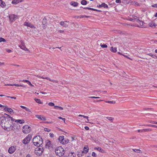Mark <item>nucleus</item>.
<instances>
[{
  "mask_svg": "<svg viewBox=\"0 0 157 157\" xmlns=\"http://www.w3.org/2000/svg\"><path fill=\"white\" fill-rule=\"evenodd\" d=\"M2 119L1 125L2 127L7 131L11 130L14 131V126H12V122L10 121L9 119L6 118V116H4Z\"/></svg>",
  "mask_w": 157,
  "mask_h": 157,
  "instance_id": "nucleus-1",
  "label": "nucleus"
},
{
  "mask_svg": "<svg viewBox=\"0 0 157 157\" xmlns=\"http://www.w3.org/2000/svg\"><path fill=\"white\" fill-rule=\"evenodd\" d=\"M33 143L34 145L38 146L42 145L43 143L42 138L40 136H35L33 140Z\"/></svg>",
  "mask_w": 157,
  "mask_h": 157,
  "instance_id": "nucleus-2",
  "label": "nucleus"
},
{
  "mask_svg": "<svg viewBox=\"0 0 157 157\" xmlns=\"http://www.w3.org/2000/svg\"><path fill=\"white\" fill-rule=\"evenodd\" d=\"M55 152L56 155L61 157L64 154V150L63 148L61 146L57 147L55 149Z\"/></svg>",
  "mask_w": 157,
  "mask_h": 157,
  "instance_id": "nucleus-3",
  "label": "nucleus"
},
{
  "mask_svg": "<svg viewBox=\"0 0 157 157\" xmlns=\"http://www.w3.org/2000/svg\"><path fill=\"white\" fill-rule=\"evenodd\" d=\"M43 151V148L41 146H40L35 148L34 152L36 155H40L42 154Z\"/></svg>",
  "mask_w": 157,
  "mask_h": 157,
  "instance_id": "nucleus-4",
  "label": "nucleus"
},
{
  "mask_svg": "<svg viewBox=\"0 0 157 157\" xmlns=\"http://www.w3.org/2000/svg\"><path fill=\"white\" fill-rule=\"evenodd\" d=\"M32 138V135L31 134H29L23 140V143L25 144H28Z\"/></svg>",
  "mask_w": 157,
  "mask_h": 157,
  "instance_id": "nucleus-5",
  "label": "nucleus"
},
{
  "mask_svg": "<svg viewBox=\"0 0 157 157\" xmlns=\"http://www.w3.org/2000/svg\"><path fill=\"white\" fill-rule=\"evenodd\" d=\"M30 127L28 125L24 126L23 127L22 131L25 134H27L30 132Z\"/></svg>",
  "mask_w": 157,
  "mask_h": 157,
  "instance_id": "nucleus-6",
  "label": "nucleus"
},
{
  "mask_svg": "<svg viewBox=\"0 0 157 157\" xmlns=\"http://www.w3.org/2000/svg\"><path fill=\"white\" fill-rule=\"evenodd\" d=\"M17 16L14 14H10L9 15L10 21L12 22L14 21L17 19Z\"/></svg>",
  "mask_w": 157,
  "mask_h": 157,
  "instance_id": "nucleus-7",
  "label": "nucleus"
},
{
  "mask_svg": "<svg viewBox=\"0 0 157 157\" xmlns=\"http://www.w3.org/2000/svg\"><path fill=\"white\" fill-rule=\"evenodd\" d=\"M138 18L135 15L130 16L128 18V20L133 22H136V20L138 19Z\"/></svg>",
  "mask_w": 157,
  "mask_h": 157,
  "instance_id": "nucleus-8",
  "label": "nucleus"
},
{
  "mask_svg": "<svg viewBox=\"0 0 157 157\" xmlns=\"http://www.w3.org/2000/svg\"><path fill=\"white\" fill-rule=\"evenodd\" d=\"M16 150V146H12L10 147L8 149V152L10 154H12Z\"/></svg>",
  "mask_w": 157,
  "mask_h": 157,
  "instance_id": "nucleus-9",
  "label": "nucleus"
},
{
  "mask_svg": "<svg viewBox=\"0 0 157 157\" xmlns=\"http://www.w3.org/2000/svg\"><path fill=\"white\" fill-rule=\"evenodd\" d=\"M68 21H61L59 24L62 26L64 27H67L68 25Z\"/></svg>",
  "mask_w": 157,
  "mask_h": 157,
  "instance_id": "nucleus-10",
  "label": "nucleus"
},
{
  "mask_svg": "<svg viewBox=\"0 0 157 157\" xmlns=\"http://www.w3.org/2000/svg\"><path fill=\"white\" fill-rule=\"evenodd\" d=\"M35 117L39 119L40 120H41L45 121L46 120V118L45 117H44L42 115H35Z\"/></svg>",
  "mask_w": 157,
  "mask_h": 157,
  "instance_id": "nucleus-11",
  "label": "nucleus"
},
{
  "mask_svg": "<svg viewBox=\"0 0 157 157\" xmlns=\"http://www.w3.org/2000/svg\"><path fill=\"white\" fill-rule=\"evenodd\" d=\"M149 26L153 29L157 28V25H156L154 22H151L149 23Z\"/></svg>",
  "mask_w": 157,
  "mask_h": 157,
  "instance_id": "nucleus-12",
  "label": "nucleus"
},
{
  "mask_svg": "<svg viewBox=\"0 0 157 157\" xmlns=\"http://www.w3.org/2000/svg\"><path fill=\"white\" fill-rule=\"evenodd\" d=\"M5 86H16L17 87L19 86H21L23 87H25V86L23 85H19L18 84H5Z\"/></svg>",
  "mask_w": 157,
  "mask_h": 157,
  "instance_id": "nucleus-13",
  "label": "nucleus"
},
{
  "mask_svg": "<svg viewBox=\"0 0 157 157\" xmlns=\"http://www.w3.org/2000/svg\"><path fill=\"white\" fill-rule=\"evenodd\" d=\"M89 147L87 146H85L83 148V150L82 151V153L84 154L87 153L89 151Z\"/></svg>",
  "mask_w": 157,
  "mask_h": 157,
  "instance_id": "nucleus-14",
  "label": "nucleus"
},
{
  "mask_svg": "<svg viewBox=\"0 0 157 157\" xmlns=\"http://www.w3.org/2000/svg\"><path fill=\"white\" fill-rule=\"evenodd\" d=\"M103 7L105 8H108V5L105 4V3H102L101 4L97 6V7Z\"/></svg>",
  "mask_w": 157,
  "mask_h": 157,
  "instance_id": "nucleus-15",
  "label": "nucleus"
},
{
  "mask_svg": "<svg viewBox=\"0 0 157 157\" xmlns=\"http://www.w3.org/2000/svg\"><path fill=\"white\" fill-rule=\"evenodd\" d=\"M136 22L140 24V25L137 26L138 27H142V26L143 25L144 22L142 21H140V20H139V19H137V20H136Z\"/></svg>",
  "mask_w": 157,
  "mask_h": 157,
  "instance_id": "nucleus-16",
  "label": "nucleus"
},
{
  "mask_svg": "<svg viewBox=\"0 0 157 157\" xmlns=\"http://www.w3.org/2000/svg\"><path fill=\"white\" fill-rule=\"evenodd\" d=\"M51 146L52 144L51 142L50 141L48 140L45 146L46 147L49 148L50 147H51Z\"/></svg>",
  "mask_w": 157,
  "mask_h": 157,
  "instance_id": "nucleus-17",
  "label": "nucleus"
},
{
  "mask_svg": "<svg viewBox=\"0 0 157 157\" xmlns=\"http://www.w3.org/2000/svg\"><path fill=\"white\" fill-rule=\"evenodd\" d=\"M25 25L31 28L33 27V25L30 23L25 22L24 24Z\"/></svg>",
  "mask_w": 157,
  "mask_h": 157,
  "instance_id": "nucleus-18",
  "label": "nucleus"
},
{
  "mask_svg": "<svg viewBox=\"0 0 157 157\" xmlns=\"http://www.w3.org/2000/svg\"><path fill=\"white\" fill-rule=\"evenodd\" d=\"M94 149L95 150H97L98 151H99L100 152H101L102 153H105V151L104 150L102 149L101 147H94Z\"/></svg>",
  "mask_w": 157,
  "mask_h": 157,
  "instance_id": "nucleus-19",
  "label": "nucleus"
},
{
  "mask_svg": "<svg viewBox=\"0 0 157 157\" xmlns=\"http://www.w3.org/2000/svg\"><path fill=\"white\" fill-rule=\"evenodd\" d=\"M4 115H6V118H8L10 120V119L12 121H15V119H13L12 117H11L10 116L6 113H5Z\"/></svg>",
  "mask_w": 157,
  "mask_h": 157,
  "instance_id": "nucleus-20",
  "label": "nucleus"
},
{
  "mask_svg": "<svg viewBox=\"0 0 157 157\" xmlns=\"http://www.w3.org/2000/svg\"><path fill=\"white\" fill-rule=\"evenodd\" d=\"M19 47L22 49L25 50V51H28V49L26 48L24 45H19Z\"/></svg>",
  "mask_w": 157,
  "mask_h": 157,
  "instance_id": "nucleus-21",
  "label": "nucleus"
},
{
  "mask_svg": "<svg viewBox=\"0 0 157 157\" xmlns=\"http://www.w3.org/2000/svg\"><path fill=\"white\" fill-rule=\"evenodd\" d=\"M64 137L63 136H60L58 139V140L60 142V143L61 144V142H63L64 141Z\"/></svg>",
  "mask_w": 157,
  "mask_h": 157,
  "instance_id": "nucleus-22",
  "label": "nucleus"
},
{
  "mask_svg": "<svg viewBox=\"0 0 157 157\" xmlns=\"http://www.w3.org/2000/svg\"><path fill=\"white\" fill-rule=\"evenodd\" d=\"M0 6L2 7H4L6 6V4L2 0H0Z\"/></svg>",
  "mask_w": 157,
  "mask_h": 157,
  "instance_id": "nucleus-23",
  "label": "nucleus"
},
{
  "mask_svg": "<svg viewBox=\"0 0 157 157\" xmlns=\"http://www.w3.org/2000/svg\"><path fill=\"white\" fill-rule=\"evenodd\" d=\"M15 121L20 124H22L25 122L23 120H16Z\"/></svg>",
  "mask_w": 157,
  "mask_h": 157,
  "instance_id": "nucleus-24",
  "label": "nucleus"
},
{
  "mask_svg": "<svg viewBox=\"0 0 157 157\" xmlns=\"http://www.w3.org/2000/svg\"><path fill=\"white\" fill-rule=\"evenodd\" d=\"M70 4L72 5L73 6H78V3L77 2H70Z\"/></svg>",
  "mask_w": 157,
  "mask_h": 157,
  "instance_id": "nucleus-25",
  "label": "nucleus"
},
{
  "mask_svg": "<svg viewBox=\"0 0 157 157\" xmlns=\"http://www.w3.org/2000/svg\"><path fill=\"white\" fill-rule=\"evenodd\" d=\"M110 50L112 52H117V48L112 47L110 48Z\"/></svg>",
  "mask_w": 157,
  "mask_h": 157,
  "instance_id": "nucleus-26",
  "label": "nucleus"
},
{
  "mask_svg": "<svg viewBox=\"0 0 157 157\" xmlns=\"http://www.w3.org/2000/svg\"><path fill=\"white\" fill-rule=\"evenodd\" d=\"M147 55L151 56L152 58H154L155 59L157 58V56L151 53H149L147 54Z\"/></svg>",
  "mask_w": 157,
  "mask_h": 157,
  "instance_id": "nucleus-27",
  "label": "nucleus"
},
{
  "mask_svg": "<svg viewBox=\"0 0 157 157\" xmlns=\"http://www.w3.org/2000/svg\"><path fill=\"white\" fill-rule=\"evenodd\" d=\"M21 2V1H20V0H13L12 3L13 4H16Z\"/></svg>",
  "mask_w": 157,
  "mask_h": 157,
  "instance_id": "nucleus-28",
  "label": "nucleus"
},
{
  "mask_svg": "<svg viewBox=\"0 0 157 157\" xmlns=\"http://www.w3.org/2000/svg\"><path fill=\"white\" fill-rule=\"evenodd\" d=\"M69 140L68 139H64V141L63 142H61V144H67L69 142Z\"/></svg>",
  "mask_w": 157,
  "mask_h": 157,
  "instance_id": "nucleus-29",
  "label": "nucleus"
},
{
  "mask_svg": "<svg viewBox=\"0 0 157 157\" xmlns=\"http://www.w3.org/2000/svg\"><path fill=\"white\" fill-rule=\"evenodd\" d=\"M78 154H77L78 156V157H81L84 155V153H82V151H81V152H78Z\"/></svg>",
  "mask_w": 157,
  "mask_h": 157,
  "instance_id": "nucleus-30",
  "label": "nucleus"
},
{
  "mask_svg": "<svg viewBox=\"0 0 157 157\" xmlns=\"http://www.w3.org/2000/svg\"><path fill=\"white\" fill-rule=\"evenodd\" d=\"M47 19L45 17L42 20V24L43 25H45L47 23Z\"/></svg>",
  "mask_w": 157,
  "mask_h": 157,
  "instance_id": "nucleus-31",
  "label": "nucleus"
},
{
  "mask_svg": "<svg viewBox=\"0 0 157 157\" xmlns=\"http://www.w3.org/2000/svg\"><path fill=\"white\" fill-rule=\"evenodd\" d=\"M152 130L150 128H148V129H143L142 130H141V132H148L151 131Z\"/></svg>",
  "mask_w": 157,
  "mask_h": 157,
  "instance_id": "nucleus-32",
  "label": "nucleus"
},
{
  "mask_svg": "<svg viewBox=\"0 0 157 157\" xmlns=\"http://www.w3.org/2000/svg\"><path fill=\"white\" fill-rule=\"evenodd\" d=\"M132 150L136 152L137 153H142V151H141L139 149H133Z\"/></svg>",
  "mask_w": 157,
  "mask_h": 157,
  "instance_id": "nucleus-33",
  "label": "nucleus"
},
{
  "mask_svg": "<svg viewBox=\"0 0 157 157\" xmlns=\"http://www.w3.org/2000/svg\"><path fill=\"white\" fill-rule=\"evenodd\" d=\"M69 155L71 156L69 157H75V154L74 152H71L69 153Z\"/></svg>",
  "mask_w": 157,
  "mask_h": 157,
  "instance_id": "nucleus-34",
  "label": "nucleus"
},
{
  "mask_svg": "<svg viewBox=\"0 0 157 157\" xmlns=\"http://www.w3.org/2000/svg\"><path fill=\"white\" fill-rule=\"evenodd\" d=\"M87 3V1L86 0H82L81 1V4L82 5H86Z\"/></svg>",
  "mask_w": 157,
  "mask_h": 157,
  "instance_id": "nucleus-35",
  "label": "nucleus"
},
{
  "mask_svg": "<svg viewBox=\"0 0 157 157\" xmlns=\"http://www.w3.org/2000/svg\"><path fill=\"white\" fill-rule=\"evenodd\" d=\"M34 100L37 103H38L40 104L42 103L41 101H40V99H39L35 98Z\"/></svg>",
  "mask_w": 157,
  "mask_h": 157,
  "instance_id": "nucleus-36",
  "label": "nucleus"
},
{
  "mask_svg": "<svg viewBox=\"0 0 157 157\" xmlns=\"http://www.w3.org/2000/svg\"><path fill=\"white\" fill-rule=\"evenodd\" d=\"M106 118L111 122H112L114 120V118L111 117H106Z\"/></svg>",
  "mask_w": 157,
  "mask_h": 157,
  "instance_id": "nucleus-37",
  "label": "nucleus"
},
{
  "mask_svg": "<svg viewBox=\"0 0 157 157\" xmlns=\"http://www.w3.org/2000/svg\"><path fill=\"white\" fill-rule=\"evenodd\" d=\"M84 9H88V10H93L94 11H95V9L92 8H90V7H84Z\"/></svg>",
  "mask_w": 157,
  "mask_h": 157,
  "instance_id": "nucleus-38",
  "label": "nucleus"
},
{
  "mask_svg": "<svg viewBox=\"0 0 157 157\" xmlns=\"http://www.w3.org/2000/svg\"><path fill=\"white\" fill-rule=\"evenodd\" d=\"M106 102L110 103V104H115V101H105Z\"/></svg>",
  "mask_w": 157,
  "mask_h": 157,
  "instance_id": "nucleus-39",
  "label": "nucleus"
},
{
  "mask_svg": "<svg viewBox=\"0 0 157 157\" xmlns=\"http://www.w3.org/2000/svg\"><path fill=\"white\" fill-rule=\"evenodd\" d=\"M100 46L102 48H106L107 47V46L105 44H101Z\"/></svg>",
  "mask_w": 157,
  "mask_h": 157,
  "instance_id": "nucleus-40",
  "label": "nucleus"
},
{
  "mask_svg": "<svg viewBox=\"0 0 157 157\" xmlns=\"http://www.w3.org/2000/svg\"><path fill=\"white\" fill-rule=\"evenodd\" d=\"M6 41V40L4 38L2 37H0V43L2 42H5Z\"/></svg>",
  "mask_w": 157,
  "mask_h": 157,
  "instance_id": "nucleus-41",
  "label": "nucleus"
},
{
  "mask_svg": "<svg viewBox=\"0 0 157 157\" xmlns=\"http://www.w3.org/2000/svg\"><path fill=\"white\" fill-rule=\"evenodd\" d=\"M8 109V112H9L10 113H11L12 112H13V110L11 109L10 108H9L8 109Z\"/></svg>",
  "mask_w": 157,
  "mask_h": 157,
  "instance_id": "nucleus-42",
  "label": "nucleus"
},
{
  "mask_svg": "<svg viewBox=\"0 0 157 157\" xmlns=\"http://www.w3.org/2000/svg\"><path fill=\"white\" fill-rule=\"evenodd\" d=\"M38 77L39 78H42L44 79H48V80H49V79H50V78H49L47 77H40V76H39Z\"/></svg>",
  "mask_w": 157,
  "mask_h": 157,
  "instance_id": "nucleus-43",
  "label": "nucleus"
},
{
  "mask_svg": "<svg viewBox=\"0 0 157 157\" xmlns=\"http://www.w3.org/2000/svg\"><path fill=\"white\" fill-rule=\"evenodd\" d=\"M148 122H150V123H153V124H157V122L155 121H148Z\"/></svg>",
  "mask_w": 157,
  "mask_h": 157,
  "instance_id": "nucleus-44",
  "label": "nucleus"
},
{
  "mask_svg": "<svg viewBox=\"0 0 157 157\" xmlns=\"http://www.w3.org/2000/svg\"><path fill=\"white\" fill-rule=\"evenodd\" d=\"M48 105L50 106H54L55 105L54 103L51 102L48 103Z\"/></svg>",
  "mask_w": 157,
  "mask_h": 157,
  "instance_id": "nucleus-45",
  "label": "nucleus"
},
{
  "mask_svg": "<svg viewBox=\"0 0 157 157\" xmlns=\"http://www.w3.org/2000/svg\"><path fill=\"white\" fill-rule=\"evenodd\" d=\"M49 81H50L54 82L57 83L58 82V81L57 80H52V79H51L50 78V79H49Z\"/></svg>",
  "mask_w": 157,
  "mask_h": 157,
  "instance_id": "nucleus-46",
  "label": "nucleus"
},
{
  "mask_svg": "<svg viewBox=\"0 0 157 157\" xmlns=\"http://www.w3.org/2000/svg\"><path fill=\"white\" fill-rule=\"evenodd\" d=\"M92 155L94 157H96V154L95 152H93L92 153Z\"/></svg>",
  "mask_w": 157,
  "mask_h": 157,
  "instance_id": "nucleus-47",
  "label": "nucleus"
},
{
  "mask_svg": "<svg viewBox=\"0 0 157 157\" xmlns=\"http://www.w3.org/2000/svg\"><path fill=\"white\" fill-rule=\"evenodd\" d=\"M4 109L5 110V111H8V109H8L9 108H7L6 107V106H5L4 105V107H3Z\"/></svg>",
  "mask_w": 157,
  "mask_h": 157,
  "instance_id": "nucleus-48",
  "label": "nucleus"
},
{
  "mask_svg": "<svg viewBox=\"0 0 157 157\" xmlns=\"http://www.w3.org/2000/svg\"><path fill=\"white\" fill-rule=\"evenodd\" d=\"M49 135L51 137H53L54 136V134L53 133H51L49 134Z\"/></svg>",
  "mask_w": 157,
  "mask_h": 157,
  "instance_id": "nucleus-49",
  "label": "nucleus"
},
{
  "mask_svg": "<svg viewBox=\"0 0 157 157\" xmlns=\"http://www.w3.org/2000/svg\"><path fill=\"white\" fill-rule=\"evenodd\" d=\"M25 109L27 111L31 112L30 109L29 108H28L26 107L25 108Z\"/></svg>",
  "mask_w": 157,
  "mask_h": 157,
  "instance_id": "nucleus-50",
  "label": "nucleus"
},
{
  "mask_svg": "<svg viewBox=\"0 0 157 157\" xmlns=\"http://www.w3.org/2000/svg\"><path fill=\"white\" fill-rule=\"evenodd\" d=\"M8 98H11L14 99H16V98L15 97H10V96H6Z\"/></svg>",
  "mask_w": 157,
  "mask_h": 157,
  "instance_id": "nucleus-51",
  "label": "nucleus"
},
{
  "mask_svg": "<svg viewBox=\"0 0 157 157\" xmlns=\"http://www.w3.org/2000/svg\"><path fill=\"white\" fill-rule=\"evenodd\" d=\"M58 118L59 119L63 120V121H64V122H65V118H62V117H59Z\"/></svg>",
  "mask_w": 157,
  "mask_h": 157,
  "instance_id": "nucleus-52",
  "label": "nucleus"
},
{
  "mask_svg": "<svg viewBox=\"0 0 157 157\" xmlns=\"http://www.w3.org/2000/svg\"><path fill=\"white\" fill-rule=\"evenodd\" d=\"M82 117H83L84 118H86L87 119V121H89V119H88V116H85L84 115H83L82 116Z\"/></svg>",
  "mask_w": 157,
  "mask_h": 157,
  "instance_id": "nucleus-53",
  "label": "nucleus"
},
{
  "mask_svg": "<svg viewBox=\"0 0 157 157\" xmlns=\"http://www.w3.org/2000/svg\"><path fill=\"white\" fill-rule=\"evenodd\" d=\"M6 51L7 52H8L9 53L10 52H11V50L10 49H6Z\"/></svg>",
  "mask_w": 157,
  "mask_h": 157,
  "instance_id": "nucleus-54",
  "label": "nucleus"
},
{
  "mask_svg": "<svg viewBox=\"0 0 157 157\" xmlns=\"http://www.w3.org/2000/svg\"><path fill=\"white\" fill-rule=\"evenodd\" d=\"M22 82H27L28 84V83H29V81L28 80H23Z\"/></svg>",
  "mask_w": 157,
  "mask_h": 157,
  "instance_id": "nucleus-55",
  "label": "nucleus"
},
{
  "mask_svg": "<svg viewBox=\"0 0 157 157\" xmlns=\"http://www.w3.org/2000/svg\"><path fill=\"white\" fill-rule=\"evenodd\" d=\"M44 130L47 132H49L50 131L49 129L46 128H44Z\"/></svg>",
  "mask_w": 157,
  "mask_h": 157,
  "instance_id": "nucleus-56",
  "label": "nucleus"
},
{
  "mask_svg": "<svg viewBox=\"0 0 157 157\" xmlns=\"http://www.w3.org/2000/svg\"><path fill=\"white\" fill-rule=\"evenodd\" d=\"M142 125L147 126H150V127H152V124H144V125Z\"/></svg>",
  "mask_w": 157,
  "mask_h": 157,
  "instance_id": "nucleus-57",
  "label": "nucleus"
},
{
  "mask_svg": "<svg viewBox=\"0 0 157 157\" xmlns=\"http://www.w3.org/2000/svg\"><path fill=\"white\" fill-rule=\"evenodd\" d=\"M152 6L153 7L157 8V4H155L152 5Z\"/></svg>",
  "mask_w": 157,
  "mask_h": 157,
  "instance_id": "nucleus-58",
  "label": "nucleus"
},
{
  "mask_svg": "<svg viewBox=\"0 0 157 157\" xmlns=\"http://www.w3.org/2000/svg\"><path fill=\"white\" fill-rule=\"evenodd\" d=\"M28 84L30 86H32V87H33L34 86V85H32L31 83V82H29V83H28Z\"/></svg>",
  "mask_w": 157,
  "mask_h": 157,
  "instance_id": "nucleus-59",
  "label": "nucleus"
},
{
  "mask_svg": "<svg viewBox=\"0 0 157 157\" xmlns=\"http://www.w3.org/2000/svg\"><path fill=\"white\" fill-rule=\"evenodd\" d=\"M84 128L86 130H88L89 129V127H88L86 126H85Z\"/></svg>",
  "mask_w": 157,
  "mask_h": 157,
  "instance_id": "nucleus-60",
  "label": "nucleus"
},
{
  "mask_svg": "<svg viewBox=\"0 0 157 157\" xmlns=\"http://www.w3.org/2000/svg\"><path fill=\"white\" fill-rule=\"evenodd\" d=\"M116 2L117 3H119L121 2V1L120 0H116Z\"/></svg>",
  "mask_w": 157,
  "mask_h": 157,
  "instance_id": "nucleus-61",
  "label": "nucleus"
},
{
  "mask_svg": "<svg viewBox=\"0 0 157 157\" xmlns=\"http://www.w3.org/2000/svg\"><path fill=\"white\" fill-rule=\"evenodd\" d=\"M58 109L60 110H63V108L61 107L60 106H58Z\"/></svg>",
  "mask_w": 157,
  "mask_h": 157,
  "instance_id": "nucleus-62",
  "label": "nucleus"
},
{
  "mask_svg": "<svg viewBox=\"0 0 157 157\" xmlns=\"http://www.w3.org/2000/svg\"><path fill=\"white\" fill-rule=\"evenodd\" d=\"M21 45H24L25 44V43H24L23 41L21 40Z\"/></svg>",
  "mask_w": 157,
  "mask_h": 157,
  "instance_id": "nucleus-63",
  "label": "nucleus"
},
{
  "mask_svg": "<svg viewBox=\"0 0 157 157\" xmlns=\"http://www.w3.org/2000/svg\"><path fill=\"white\" fill-rule=\"evenodd\" d=\"M26 157H31L30 155H29V154H28L26 155Z\"/></svg>",
  "mask_w": 157,
  "mask_h": 157,
  "instance_id": "nucleus-64",
  "label": "nucleus"
}]
</instances>
